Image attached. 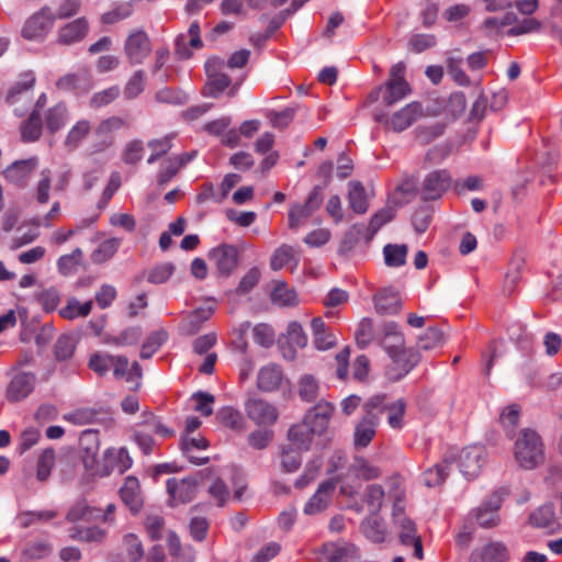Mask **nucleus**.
I'll return each mask as SVG.
<instances>
[{
	"label": "nucleus",
	"mask_w": 562,
	"mask_h": 562,
	"mask_svg": "<svg viewBox=\"0 0 562 562\" xmlns=\"http://www.w3.org/2000/svg\"><path fill=\"white\" fill-rule=\"evenodd\" d=\"M55 20L52 9L44 5L26 19L21 34L29 41H43L53 29Z\"/></svg>",
	"instance_id": "4"
},
{
	"label": "nucleus",
	"mask_w": 562,
	"mask_h": 562,
	"mask_svg": "<svg viewBox=\"0 0 562 562\" xmlns=\"http://www.w3.org/2000/svg\"><path fill=\"white\" fill-rule=\"evenodd\" d=\"M120 496L126 507L137 514L143 507V497L140 493L139 481L135 476H127L120 488Z\"/></svg>",
	"instance_id": "26"
},
{
	"label": "nucleus",
	"mask_w": 562,
	"mask_h": 562,
	"mask_svg": "<svg viewBox=\"0 0 562 562\" xmlns=\"http://www.w3.org/2000/svg\"><path fill=\"white\" fill-rule=\"evenodd\" d=\"M121 240L112 237L99 244L98 248L91 254L94 263H103L111 259L117 251Z\"/></svg>",
	"instance_id": "51"
},
{
	"label": "nucleus",
	"mask_w": 562,
	"mask_h": 562,
	"mask_svg": "<svg viewBox=\"0 0 562 562\" xmlns=\"http://www.w3.org/2000/svg\"><path fill=\"white\" fill-rule=\"evenodd\" d=\"M367 228L364 224H353L345 232L341 241L338 247V254L340 256H347L350 254L361 239L367 243Z\"/></svg>",
	"instance_id": "37"
},
{
	"label": "nucleus",
	"mask_w": 562,
	"mask_h": 562,
	"mask_svg": "<svg viewBox=\"0 0 562 562\" xmlns=\"http://www.w3.org/2000/svg\"><path fill=\"white\" fill-rule=\"evenodd\" d=\"M451 177L447 170L429 172L423 180L419 194L424 201L439 199L450 187Z\"/></svg>",
	"instance_id": "12"
},
{
	"label": "nucleus",
	"mask_w": 562,
	"mask_h": 562,
	"mask_svg": "<svg viewBox=\"0 0 562 562\" xmlns=\"http://www.w3.org/2000/svg\"><path fill=\"white\" fill-rule=\"evenodd\" d=\"M355 336L357 345L362 349L376 339L372 319L362 318L358 325Z\"/></svg>",
	"instance_id": "61"
},
{
	"label": "nucleus",
	"mask_w": 562,
	"mask_h": 562,
	"mask_svg": "<svg viewBox=\"0 0 562 562\" xmlns=\"http://www.w3.org/2000/svg\"><path fill=\"white\" fill-rule=\"evenodd\" d=\"M151 49V41L143 29L132 30L124 43V52L132 66L143 64Z\"/></svg>",
	"instance_id": "7"
},
{
	"label": "nucleus",
	"mask_w": 562,
	"mask_h": 562,
	"mask_svg": "<svg viewBox=\"0 0 562 562\" xmlns=\"http://www.w3.org/2000/svg\"><path fill=\"white\" fill-rule=\"evenodd\" d=\"M374 305L376 313L381 315L396 314L402 307L398 293L391 289H383L375 294Z\"/></svg>",
	"instance_id": "33"
},
{
	"label": "nucleus",
	"mask_w": 562,
	"mask_h": 562,
	"mask_svg": "<svg viewBox=\"0 0 562 562\" xmlns=\"http://www.w3.org/2000/svg\"><path fill=\"white\" fill-rule=\"evenodd\" d=\"M297 394L303 402L313 403L319 394V382L312 374H303L297 381Z\"/></svg>",
	"instance_id": "43"
},
{
	"label": "nucleus",
	"mask_w": 562,
	"mask_h": 562,
	"mask_svg": "<svg viewBox=\"0 0 562 562\" xmlns=\"http://www.w3.org/2000/svg\"><path fill=\"white\" fill-rule=\"evenodd\" d=\"M443 342V334L437 327H429L419 336L417 347L422 350H431Z\"/></svg>",
	"instance_id": "64"
},
{
	"label": "nucleus",
	"mask_w": 562,
	"mask_h": 562,
	"mask_svg": "<svg viewBox=\"0 0 562 562\" xmlns=\"http://www.w3.org/2000/svg\"><path fill=\"white\" fill-rule=\"evenodd\" d=\"M501 504V497L497 494H493L476 509L475 518L481 527L492 528L498 525V509Z\"/></svg>",
	"instance_id": "27"
},
{
	"label": "nucleus",
	"mask_w": 562,
	"mask_h": 562,
	"mask_svg": "<svg viewBox=\"0 0 562 562\" xmlns=\"http://www.w3.org/2000/svg\"><path fill=\"white\" fill-rule=\"evenodd\" d=\"M383 396V414L387 412V423L394 429H400L403 426V417L406 409V404L403 400H397L391 404L385 402Z\"/></svg>",
	"instance_id": "49"
},
{
	"label": "nucleus",
	"mask_w": 562,
	"mask_h": 562,
	"mask_svg": "<svg viewBox=\"0 0 562 562\" xmlns=\"http://www.w3.org/2000/svg\"><path fill=\"white\" fill-rule=\"evenodd\" d=\"M123 544L130 562H140L144 557V548L139 538L128 533L123 539Z\"/></svg>",
	"instance_id": "63"
},
{
	"label": "nucleus",
	"mask_w": 562,
	"mask_h": 562,
	"mask_svg": "<svg viewBox=\"0 0 562 562\" xmlns=\"http://www.w3.org/2000/svg\"><path fill=\"white\" fill-rule=\"evenodd\" d=\"M382 91V102L386 106H392L406 98L412 92V89L407 81H386L384 86L379 87L375 91L370 93V100L372 102L379 100Z\"/></svg>",
	"instance_id": "19"
},
{
	"label": "nucleus",
	"mask_w": 562,
	"mask_h": 562,
	"mask_svg": "<svg viewBox=\"0 0 562 562\" xmlns=\"http://www.w3.org/2000/svg\"><path fill=\"white\" fill-rule=\"evenodd\" d=\"M278 417L279 412L271 403L263 400L248 401V418L257 426L271 427Z\"/></svg>",
	"instance_id": "20"
},
{
	"label": "nucleus",
	"mask_w": 562,
	"mask_h": 562,
	"mask_svg": "<svg viewBox=\"0 0 562 562\" xmlns=\"http://www.w3.org/2000/svg\"><path fill=\"white\" fill-rule=\"evenodd\" d=\"M252 339L260 347L268 349L276 342V331L271 325L260 323L252 328Z\"/></svg>",
	"instance_id": "54"
},
{
	"label": "nucleus",
	"mask_w": 562,
	"mask_h": 562,
	"mask_svg": "<svg viewBox=\"0 0 562 562\" xmlns=\"http://www.w3.org/2000/svg\"><path fill=\"white\" fill-rule=\"evenodd\" d=\"M364 415L355 427L353 441L357 448L367 447L375 436L380 417L383 414V396L376 394L363 404Z\"/></svg>",
	"instance_id": "2"
},
{
	"label": "nucleus",
	"mask_w": 562,
	"mask_h": 562,
	"mask_svg": "<svg viewBox=\"0 0 562 562\" xmlns=\"http://www.w3.org/2000/svg\"><path fill=\"white\" fill-rule=\"evenodd\" d=\"M243 248L232 244H221L209 251V260L216 267L218 274L229 277L237 268Z\"/></svg>",
	"instance_id": "5"
},
{
	"label": "nucleus",
	"mask_w": 562,
	"mask_h": 562,
	"mask_svg": "<svg viewBox=\"0 0 562 562\" xmlns=\"http://www.w3.org/2000/svg\"><path fill=\"white\" fill-rule=\"evenodd\" d=\"M133 464V459L131 458L126 448H109L104 452V467L100 471H95L94 473L100 476H108L112 472H117L119 474L125 473Z\"/></svg>",
	"instance_id": "18"
},
{
	"label": "nucleus",
	"mask_w": 562,
	"mask_h": 562,
	"mask_svg": "<svg viewBox=\"0 0 562 562\" xmlns=\"http://www.w3.org/2000/svg\"><path fill=\"white\" fill-rule=\"evenodd\" d=\"M395 216V209L391 205H386L385 207L375 212L369 222V225L366 226L367 233V244H369L374 235L379 232V229L391 222Z\"/></svg>",
	"instance_id": "42"
},
{
	"label": "nucleus",
	"mask_w": 562,
	"mask_h": 562,
	"mask_svg": "<svg viewBox=\"0 0 562 562\" xmlns=\"http://www.w3.org/2000/svg\"><path fill=\"white\" fill-rule=\"evenodd\" d=\"M323 203V189L319 186L313 188L303 204H294L289 211V228L296 231L305 225L311 215L321 207Z\"/></svg>",
	"instance_id": "6"
},
{
	"label": "nucleus",
	"mask_w": 562,
	"mask_h": 562,
	"mask_svg": "<svg viewBox=\"0 0 562 562\" xmlns=\"http://www.w3.org/2000/svg\"><path fill=\"white\" fill-rule=\"evenodd\" d=\"M408 248L406 245L387 244L383 248L384 261L387 267L397 268L406 262Z\"/></svg>",
	"instance_id": "50"
},
{
	"label": "nucleus",
	"mask_w": 562,
	"mask_h": 562,
	"mask_svg": "<svg viewBox=\"0 0 562 562\" xmlns=\"http://www.w3.org/2000/svg\"><path fill=\"white\" fill-rule=\"evenodd\" d=\"M450 462L445 460L437 463L434 468L428 469L424 473V480L427 486L440 485L449 474Z\"/></svg>",
	"instance_id": "57"
},
{
	"label": "nucleus",
	"mask_w": 562,
	"mask_h": 562,
	"mask_svg": "<svg viewBox=\"0 0 562 562\" xmlns=\"http://www.w3.org/2000/svg\"><path fill=\"white\" fill-rule=\"evenodd\" d=\"M88 32V23L85 19L80 18L71 21L59 29V42L66 45L81 41Z\"/></svg>",
	"instance_id": "39"
},
{
	"label": "nucleus",
	"mask_w": 562,
	"mask_h": 562,
	"mask_svg": "<svg viewBox=\"0 0 562 562\" xmlns=\"http://www.w3.org/2000/svg\"><path fill=\"white\" fill-rule=\"evenodd\" d=\"M292 261H294L295 266L297 265L299 259L295 257V250L292 246L283 244L272 254L270 259V268L273 271H278Z\"/></svg>",
	"instance_id": "47"
},
{
	"label": "nucleus",
	"mask_w": 562,
	"mask_h": 562,
	"mask_svg": "<svg viewBox=\"0 0 562 562\" xmlns=\"http://www.w3.org/2000/svg\"><path fill=\"white\" fill-rule=\"evenodd\" d=\"M91 123L88 120H80L68 131L64 145L68 150H75L80 143L89 135Z\"/></svg>",
	"instance_id": "44"
},
{
	"label": "nucleus",
	"mask_w": 562,
	"mask_h": 562,
	"mask_svg": "<svg viewBox=\"0 0 562 562\" xmlns=\"http://www.w3.org/2000/svg\"><path fill=\"white\" fill-rule=\"evenodd\" d=\"M76 348V339L72 335L65 334L58 337L54 345L55 358L59 361L67 360L72 357Z\"/></svg>",
	"instance_id": "55"
},
{
	"label": "nucleus",
	"mask_w": 562,
	"mask_h": 562,
	"mask_svg": "<svg viewBox=\"0 0 562 562\" xmlns=\"http://www.w3.org/2000/svg\"><path fill=\"white\" fill-rule=\"evenodd\" d=\"M314 436L317 435L303 420L292 425L286 435L291 446L301 451H308L311 449Z\"/></svg>",
	"instance_id": "30"
},
{
	"label": "nucleus",
	"mask_w": 562,
	"mask_h": 562,
	"mask_svg": "<svg viewBox=\"0 0 562 562\" xmlns=\"http://www.w3.org/2000/svg\"><path fill=\"white\" fill-rule=\"evenodd\" d=\"M55 451L52 448H47L41 453L36 468V476L40 481H45L50 475L55 465Z\"/></svg>",
	"instance_id": "58"
},
{
	"label": "nucleus",
	"mask_w": 562,
	"mask_h": 562,
	"mask_svg": "<svg viewBox=\"0 0 562 562\" xmlns=\"http://www.w3.org/2000/svg\"><path fill=\"white\" fill-rule=\"evenodd\" d=\"M376 339L387 353L404 346L403 335L398 330V325L395 322L383 323L376 335Z\"/></svg>",
	"instance_id": "31"
},
{
	"label": "nucleus",
	"mask_w": 562,
	"mask_h": 562,
	"mask_svg": "<svg viewBox=\"0 0 562 562\" xmlns=\"http://www.w3.org/2000/svg\"><path fill=\"white\" fill-rule=\"evenodd\" d=\"M241 180L243 177L238 173H227L220 184L218 192H216L214 187L210 184V196L217 203H222L228 196L229 192L241 182Z\"/></svg>",
	"instance_id": "48"
},
{
	"label": "nucleus",
	"mask_w": 562,
	"mask_h": 562,
	"mask_svg": "<svg viewBox=\"0 0 562 562\" xmlns=\"http://www.w3.org/2000/svg\"><path fill=\"white\" fill-rule=\"evenodd\" d=\"M273 435L271 427L258 426L248 435V445L255 449H265L272 441Z\"/></svg>",
	"instance_id": "62"
},
{
	"label": "nucleus",
	"mask_w": 562,
	"mask_h": 562,
	"mask_svg": "<svg viewBox=\"0 0 562 562\" xmlns=\"http://www.w3.org/2000/svg\"><path fill=\"white\" fill-rule=\"evenodd\" d=\"M198 481L193 476L183 479L171 477L167 480V492L171 506L190 503L196 494Z\"/></svg>",
	"instance_id": "10"
},
{
	"label": "nucleus",
	"mask_w": 562,
	"mask_h": 562,
	"mask_svg": "<svg viewBox=\"0 0 562 562\" xmlns=\"http://www.w3.org/2000/svg\"><path fill=\"white\" fill-rule=\"evenodd\" d=\"M485 461V448L480 445L465 447L459 454V468L467 479L475 477Z\"/></svg>",
	"instance_id": "14"
},
{
	"label": "nucleus",
	"mask_w": 562,
	"mask_h": 562,
	"mask_svg": "<svg viewBox=\"0 0 562 562\" xmlns=\"http://www.w3.org/2000/svg\"><path fill=\"white\" fill-rule=\"evenodd\" d=\"M138 429L149 434V435H158L162 438H169L175 435V431L168 427H166L159 417L154 415L153 413H146L143 416V422L138 425Z\"/></svg>",
	"instance_id": "45"
},
{
	"label": "nucleus",
	"mask_w": 562,
	"mask_h": 562,
	"mask_svg": "<svg viewBox=\"0 0 562 562\" xmlns=\"http://www.w3.org/2000/svg\"><path fill=\"white\" fill-rule=\"evenodd\" d=\"M348 203L349 207L356 214H364L369 209L366 188L360 181H350L348 183Z\"/></svg>",
	"instance_id": "40"
},
{
	"label": "nucleus",
	"mask_w": 562,
	"mask_h": 562,
	"mask_svg": "<svg viewBox=\"0 0 562 562\" xmlns=\"http://www.w3.org/2000/svg\"><path fill=\"white\" fill-rule=\"evenodd\" d=\"M336 491V483L331 480L322 482L316 492L304 504L303 513L307 516H315L324 513L333 503Z\"/></svg>",
	"instance_id": "9"
},
{
	"label": "nucleus",
	"mask_w": 562,
	"mask_h": 562,
	"mask_svg": "<svg viewBox=\"0 0 562 562\" xmlns=\"http://www.w3.org/2000/svg\"><path fill=\"white\" fill-rule=\"evenodd\" d=\"M422 115V104L419 102H411L386 120V125L392 131L400 133L408 128Z\"/></svg>",
	"instance_id": "21"
},
{
	"label": "nucleus",
	"mask_w": 562,
	"mask_h": 562,
	"mask_svg": "<svg viewBox=\"0 0 562 562\" xmlns=\"http://www.w3.org/2000/svg\"><path fill=\"white\" fill-rule=\"evenodd\" d=\"M482 562H507L509 552L502 542H491L486 544L481 554Z\"/></svg>",
	"instance_id": "53"
},
{
	"label": "nucleus",
	"mask_w": 562,
	"mask_h": 562,
	"mask_svg": "<svg viewBox=\"0 0 562 562\" xmlns=\"http://www.w3.org/2000/svg\"><path fill=\"white\" fill-rule=\"evenodd\" d=\"M323 555L327 562H357V548L348 542H329L323 546Z\"/></svg>",
	"instance_id": "25"
},
{
	"label": "nucleus",
	"mask_w": 562,
	"mask_h": 562,
	"mask_svg": "<svg viewBox=\"0 0 562 562\" xmlns=\"http://www.w3.org/2000/svg\"><path fill=\"white\" fill-rule=\"evenodd\" d=\"M43 133L42 115L37 110H32L31 114L20 125L21 139L24 143H34L38 140Z\"/></svg>",
	"instance_id": "36"
},
{
	"label": "nucleus",
	"mask_w": 562,
	"mask_h": 562,
	"mask_svg": "<svg viewBox=\"0 0 562 562\" xmlns=\"http://www.w3.org/2000/svg\"><path fill=\"white\" fill-rule=\"evenodd\" d=\"M270 299L279 307H293L299 304L296 292L284 281H274L272 283Z\"/></svg>",
	"instance_id": "34"
},
{
	"label": "nucleus",
	"mask_w": 562,
	"mask_h": 562,
	"mask_svg": "<svg viewBox=\"0 0 562 562\" xmlns=\"http://www.w3.org/2000/svg\"><path fill=\"white\" fill-rule=\"evenodd\" d=\"M283 337L285 338V342L281 339L279 340V348L282 357L288 361H293L296 358V349H303L306 347L307 336L302 325L296 321H292L289 323Z\"/></svg>",
	"instance_id": "8"
},
{
	"label": "nucleus",
	"mask_w": 562,
	"mask_h": 562,
	"mask_svg": "<svg viewBox=\"0 0 562 562\" xmlns=\"http://www.w3.org/2000/svg\"><path fill=\"white\" fill-rule=\"evenodd\" d=\"M313 342L318 350H328L336 344V336L328 330L325 322L321 317H315L311 322Z\"/></svg>",
	"instance_id": "38"
},
{
	"label": "nucleus",
	"mask_w": 562,
	"mask_h": 562,
	"mask_svg": "<svg viewBox=\"0 0 562 562\" xmlns=\"http://www.w3.org/2000/svg\"><path fill=\"white\" fill-rule=\"evenodd\" d=\"M35 81L33 71L21 74L20 79L10 88L5 101L11 105L22 101L33 90Z\"/></svg>",
	"instance_id": "32"
},
{
	"label": "nucleus",
	"mask_w": 562,
	"mask_h": 562,
	"mask_svg": "<svg viewBox=\"0 0 562 562\" xmlns=\"http://www.w3.org/2000/svg\"><path fill=\"white\" fill-rule=\"evenodd\" d=\"M554 515V506L552 504H544L530 515L529 521L533 527L547 528L553 522Z\"/></svg>",
	"instance_id": "56"
},
{
	"label": "nucleus",
	"mask_w": 562,
	"mask_h": 562,
	"mask_svg": "<svg viewBox=\"0 0 562 562\" xmlns=\"http://www.w3.org/2000/svg\"><path fill=\"white\" fill-rule=\"evenodd\" d=\"M515 460L520 468L532 470L540 467L546 459L544 445L537 431L522 429L514 446Z\"/></svg>",
	"instance_id": "1"
},
{
	"label": "nucleus",
	"mask_w": 562,
	"mask_h": 562,
	"mask_svg": "<svg viewBox=\"0 0 562 562\" xmlns=\"http://www.w3.org/2000/svg\"><path fill=\"white\" fill-rule=\"evenodd\" d=\"M36 375L32 372L19 371L10 380L5 395L9 402H20L26 398L34 390Z\"/></svg>",
	"instance_id": "15"
},
{
	"label": "nucleus",
	"mask_w": 562,
	"mask_h": 562,
	"mask_svg": "<svg viewBox=\"0 0 562 562\" xmlns=\"http://www.w3.org/2000/svg\"><path fill=\"white\" fill-rule=\"evenodd\" d=\"M92 308V301L80 303L76 297H70L67 303L61 307L58 313L65 319H75L78 317H86L90 314Z\"/></svg>",
	"instance_id": "46"
},
{
	"label": "nucleus",
	"mask_w": 562,
	"mask_h": 562,
	"mask_svg": "<svg viewBox=\"0 0 562 562\" xmlns=\"http://www.w3.org/2000/svg\"><path fill=\"white\" fill-rule=\"evenodd\" d=\"M105 536V530L97 526L87 528L74 527L70 529V537L82 542H101Z\"/></svg>",
	"instance_id": "52"
},
{
	"label": "nucleus",
	"mask_w": 562,
	"mask_h": 562,
	"mask_svg": "<svg viewBox=\"0 0 562 562\" xmlns=\"http://www.w3.org/2000/svg\"><path fill=\"white\" fill-rule=\"evenodd\" d=\"M37 167L38 158L36 156L15 160L3 170V177L16 187L25 188Z\"/></svg>",
	"instance_id": "11"
},
{
	"label": "nucleus",
	"mask_w": 562,
	"mask_h": 562,
	"mask_svg": "<svg viewBox=\"0 0 562 562\" xmlns=\"http://www.w3.org/2000/svg\"><path fill=\"white\" fill-rule=\"evenodd\" d=\"M191 401L194 402L193 409L200 413L204 417H209L213 414V404L215 397L203 391H198L191 395Z\"/></svg>",
	"instance_id": "59"
},
{
	"label": "nucleus",
	"mask_w": 562,
	"mask_h": 562,
	"mask_svg": "<svg viewBox=\"0 0 562 562\" xmlns=\"http://www.w3.org/2000/svg\"><path fill=\"white\" fill-rule=\"evenodd\" d=\"M284 381L285 374L282 367L270 362L258 370L256 385L263 393H272L280 390Z\"/></svg>",
	"instance_id": "17"
},
{
	"label": "nucleus",
	"mask_w": 562,
	"mask_h": 562,
	"mask_svg": "<svg viewBox=\"0 0 562 562\" xmlns=\"http://www.w3.org/2000/svg\"><path fill=\"white\" fill-rule=\"evenodd\" d=\"M389 356L400 370V372L394 376L396 380L406 375L420 361V355L418 351L414 349H406L404 346L390 351Z\"/></svg>",
	"instance_id": "28"
},
{
	"label": "nucleus",
	"mask_w": 562,
	"mask_h": 562,
	"mask_svg": "<svg viewBox=\"0 0 562 562\" xmlns=\"http://www.w3.org/2000/svg\"><path fill=\"white\" fill-rule=\"evenodd\" d=\"M215 312L213 305L200 306L188 313L181 321L179 328L183 335L193 336L202 328V325L209 321Z\"/></svg>",
	"instance_id": "24"
},
{
	"label": "nucleus",
	"mask_w": 562,
	"mask_h": 562,
	"mask_svg": "<svg viewBox=\"0 0 562 562\" xmlns=\"http://www.w3.org/2000/svg\"><path fill=\"white\" fill-rule=\"evenodd\" d=\"M334 412V404L327 401H319L306 412L303 422L308 425L317 436H321L327 429Z\"/></svg>",
	"instance_id": "16"
},
{
	"label": "nucleus",
	"mask_w": 562,
	"mask_h": 562,
	"mask_svg": "<svg viewBox=\"0 0 562 562\" xmlns=\"http://www.w3.org/2000/svg\"><path fill=\"white\" fill-rule=\"evenodd\" d=\"M207 80L203 88V94L209 98H218L232 86V78L224 72L225 60L221 57H210L204 64Z\"/></svg>",
	"instance_id": "3"
},
{
	"label": "nucleus",
	"mask_w": 562,
	"mask_h": 562,
	"mask_svg": "<svg viewBox=\"0 0 562 562\" xmlns=\"http://www.w3.org/2000/svg\"><path fill=\"white\" fill-rule=\"evenodd\" d=\"M217 341L215 333H209L199 336L192 341V350L194 355H205L204 361L199 366L198 370L202 374H212L214 372L215 363L217 361V353L211 351Z\"/></svg>",
	"instance_id": "13"
},
{
	"label": "nucleus",
	"mask_w": 562,
	"mask_h": 562,
	"mask_svg": "<svg viewBox=\"0 0 562 562\" xmlns=\"http://www.w3.org/2000/svg\"><path fill=\"white\" fill-rule=\"evenodd\" d=\"M101 517V509L97 507H91L87 504L85 499L77 502L75 505L70 507L67 513L66 519L69 522H78V521H93L98 520Z\"/></svg>",
	"instance_id": "41"
},
{
	"label": "nucleus",
	"mask_w": 562,
	"mask_h": 562,
	"mask_svg": "<svg viewBox=\"0 0 562 562\" xmlns=\"http://www.w3.org/2000/svg\"><path fill=\"white\" fill-rule=\"evenodd\" d=\"M69 119V112L65 102H58L48 108L44 113L45 126L50 134L61 130Z\"/></svg>",
	"instance_id": "35"
},
{
	"label": "nucleus",
	"mask_w": 562,
	"mask_h": 562,
	"mask_svg": "<svg viewBox=\"0 0 562 562\" xmlns=\"http://www.w3.org/2000/svg\"><path fill=\"white\" fill-rule=\"evenodd\" d=\"M145 89V72L139 69L136 70L127 80L124 87V97L128 100L138 97Z\"/></svg>",
	"instance_id": "60"
},
{
	"label": "nucleus",
	"mask_w": 562,
	"mask_h": 562,
	"mask_svg": "<svg viewBox=\"0 0 562 562\" xmlns=\"http://www.w3.org/2000/svg\"><path fill=\"white\" fill-rule=\"evenodd\" d=\"M180 447L184 457L195 465H203L210 461L209 457H200L194 453V450H205L209 448V441L204 437H190L182 435Z\"/></svg>",
	"instance_id": "29"
},
{
	"label": "nucleus",
	"mask_w": 562,
	"mask_h": 562,
	"mask_svg": "<svg viewBox=\"0 0 562 562\" xmlns=\"http://www.w3.org/2000/svg\"><path fill=\"white\" fill-rule=\"evenodd\" d=\"M398 529L400 541L403 546L414 547V557L418 560L424 558L423 543L417 536L415 522L406 516H398L397 522L394 524Z\"/></svg>",
	"instance_id": "22"
},
{
	"label": "nucleus",
	"mask_w": 562,
	"mask_h": 562,
	"mask_svg": "<svg viewBox=\"0 0 562 562\" xmlns=\"http://www.w3.org/2000/svg\"><path fill=\"white\" fill-rule=\"evenodd\" d=\"M79 446L85 469L92 471L97 463L100 447L98 431L92 429L85 430L79 438Z\"/></svg>",
	"instance_id": "23"
}]
</instances>
